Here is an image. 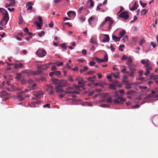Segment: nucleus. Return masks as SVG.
<instances>
[{"instance_id": "obj_1", "label": "nucleus", "mask_w": 158, "mask_h": 158, "mask_svg": "<svg viewBox=\"0 0 158 158\" xmlns=\"http://www.w3.org/2000/svg\"><path fill=\"white\" fill-rule=\"evenodd\" d=\"M0 12L4 15L3 19L2 21L0 22V25H5L7 24L9 20L8 14L7 11L3 8H0Z\"/></svg>"}, {"instance_id": "obj_2", "label": "nucleus", "mask_w": 158, "mask_h": 158, "mask_svg": "<svg viewBox=\"0 0 158 158\" xmlns=\"http://www.w3.org/2000/svg\"><path fill=\"white\" fill-rule=\"evenodd\" d=\"M113 22L114 21L111 19V18L110 17L107 16L105 18V21L102 22L100 24V27H102L105 24H108V30L110 31L111 28V26Z\"/></svg>"}, {"instance_id": "obj_3", "label": "nucleus", "mask_w": 158, "mask_h": 158, "mask_svg": "<svg viewBox=\"0 0 158 158\" xmlns=\"http://www.w3.org/2000/svg\"><path fill=\"white\" fill-rule=\"evenodd\" d=\"M29 91L30 90L28 89H26L25 90L22 91L17 95V99L20 101H22L25 98L29 97V95H27L26 96H25L24 93H28Z\"/></svg>"}, {"instance_id": "obj_4", "label": "nucleus", "mask_w": 158, "mask_h": 158, "mask_svg": "<svg viewBox=\"0 0 158 158\" xmlns=\"http://www.w3.org/2000/svg\"><path fill=\"white\" fill-rule=\"evenodd\" d=\"M65 94H78L80 92L79 91H76L72 87H68L64 91Z\"/></svg>"}, {"instance_id": "obj_5", "label": "nucleus", "mask_w": 158, "mask_h": 158, "mask_svg": "<svg viewBox=\"0 0 158 158\" xmlns=\"http://www.w3.org/2000/svg\"><path fill=\"white\" fill-rule=\"evenodd\" d=\"M52 63H49L48 64H47L44 65H40L37 66V68L39 69H41V70H46L48 69L49 67V66H50Z\"/></svg>"}, {"instance_id": "obj_6", "label": "nucleus", "mask_w": 158, "mask_h": 158, "mask_svg": "<svg viewBox=\"0 0 158 158\" xmlns=\"http://www.w3.org/2000/svg\"><path fill=\"white\" fill-rule=\"evenodd\" d=\"M36 54L40 57H43L46 55V52L43 49H39L36 52Z\"/></svg>"}, {"instance_id": "obj_7", "label": "nucleus", "mask_w": 158, "mask_h": 158, "mask_svg": "<svg viewBox=\"0 0 158 158\" xmlns=\"http://www.w3.org/2000/svg\"><path fill=\"white\" fill-rule=\"evenodd\" d=\"M119 16L120 18L127 20L129 18V13L127 11H124L119 14Z\"/></svg>"}, {"instance_id": "obj_8", "label": "nucleus", "mask_w": 158, "mask_h": 158, "mask_svg": "<svg viewBox=\"0 0 158 158\" xmlns=\"http://www.w3.org/2000/svg\"><path fill=\"white\" fill-rule=\"evenodd\" d=\"M22 73L27 74L28 76H32L35 73L33 71H31V70L26 69L22 71Z\"/></svg>"}, {"instance_id": "obj_9", "label": "nucleus", "mask_w": 158, "mask_h": 158, "mask_svg": "<svg viewBox=\"0 0 158 158\" xmlns=\"http://www.w3.org/2000/svg\"><path fill=\"white\" fill-rule=\"evenodd\" d=\"M62 87L58 85H56L55 89L56 90V91L58 93H61L62 92H64V89L62 88Z\"/></svg>"}, {"instance_id": "obj_10", "label": "nucleus", "mask_w": 158, "mask_h": 158, "mask_svg": "<svg viewBox=\"0 0 158 158\" xmlns=\"http://www.w3.org/2000/svg\"><path fill=\"white\" fill-rule=\"evenodd\" d=\"M69 84L67 82L64 80H60L59 85L62 87H66L68 86Z\"/></svg>"}, {"instance_id": "obj_11", "label": "nucleus", "mask_w": 158, "mask_h": 158, "mask_svg": "<svg viewBox=\"0 0 158 158\" xmlns=\"http://www.w3.org/2000/svg\"><path fill=\"white\" fill-rule=\"evenodd\" d=\"M34 5V3L31 2H29L26 4V7L27 10H31L32 8V5Z\"/></svg>"}, {"instance_id": "obj_12", "label": "nucleus", "mask_w": 158, "mask_h": 158, "mask_svg": "<svg viewBox=\"0 0 158 158\" xmlns=\"http://www.w3.org/2000/svg\"><path fill=\"white\" fill-rule=\"evenodd\" d=\"M132 62V60L131 57L130 56L129 57H128L127 61L126 63V64L128 65L130 70H131V65Z\"/></svg>"}, {"instance_id": "obj_13", "label": "nucleus", "mask_w": 158, "mask_h": 158, "mask_svg": "<svg viewBox=\"0 0 158 158\" xmlns=\"http://www.w3.org/2000/svg\"><path fill=\"white\" fill-rule=\"evenodd\" d=\"M141 63L143 64L145 67H147L149 66L150 64L149 63V60H142L141 61Z\"/></svg>"}, {"instance_id": "obj_14", "label": "nucleus", "mask_w": 158, "mask_h": 158, "mask_svg": "<svg viewBox=\"0 0 158 158\" xmlns=\"http://www.w3.org/2000/svg\"><path fill=\"white\" fill-rule=\"evenodd\" d=\"M138 7V5H137L136 2H135L131 7L130 6L129 9L130 10L133 11L136 10Z\"/></svg>"}, {"instance_id": "obj_15", "label": "nucleus", "mask_w": 158, "mask_h": 158, "mask_svg": "<svg viewBox=\"0 0 158 158\" xmlns=\"http://www.w3.org/2000/svg\"><path fill=\"white\" fill-rule=\"evenodd\" d=\"M23 73H21L17 74L16 76V79L18 80H20L22 78H23L24 75H23Z\"/></svg>"}, {"instance_id": "obj_16", "label": "nucleus", "mask_w": 158, "mask_h": 158, "mask_svg": "<svg viewBox=\"0 0 158 158\" xmlns=\"http://www.w3.org/2000/svg\"><path fill=\"white\" fill-rule=\"evenodd\" d=\"M104 36L105 37L104 38V39L102 40V42L103 43H105L109 41L110 38L109 35H108L106 34L104 35Z\"/></svg>"}, {"instance_id": "obj_17", "label": "nucleus", "mask_w": 158, "mask_h": 158, "mask_svg": "<svg viewBox=\"0 0 158 158\" xmlns=\"http://www.w3.org/2000/svg\"><path fill=\"white\" fill-rule=\"evenodd\" d=\"M90 42L94 44H98L96 39L93 37H91L90 40Z\"/></svg>"}, {"instance_id": "obj_18", "label": "nucleus", "mask_w": 158, "mask_h": 158, "mask_svg": "<svg viewBox=\"0 0 158 158\" xmlns=\"http://www.w3.org/2000/svg\"><path fill=\"white\" fill-rule=\"evenodd\" d=\"M67 15L69 17H70L72 16H75L76 13L73 11H69L67 12Z\"/></svg>"}, {"instance_id": "obj_19", "label": "nucleus", "mask_w": 158, "mask_h": 158, "mask_svg": "<svg viewBox=\"0 0 158 158\" xmlns=\"http://www.w3.org/2000/svg\"><path fill=\"white\" fill-rule=\"evenodd\" d=\"M126 33V31L124 30H123L120 31L118 34V36L120 39L123 37Z\"/></svg>"}, {"instance_id": "obj_20", "label": "nucleus", "mask_w": 158, "mask_h": 158, "mask_svg": "<svg viewBox=\"0 0 158 158\" xmlns=\"http://www.w3.org/2000/svg\"><path fill=\"white\" fill-rule=\"evenodd\" d=\"M23 22V19L22 17V16L20 14L19 15V21L18 22V23L19 24L21 25L22 24Z\"/></svg>"}, {"instance_id": "obj_21", "label": "nucleus", "mask_w": 158, "mask_h": 158, "mask_svg": "<svg viewBox=\"0 0 158 158\" xmlns=\"http://www.w3.org/2000/svg\"><path fill=\"white\" fill-rule=\"evenodd\" d=\"M112 39L115 41H120V37L119 36L118 37L115 35H113L112 36Z\"/></svg>"}, {"instance_id": "obj_22", "label": "nucleus", "mask_w": 158, "mask_h": 158, "mask_svg": "<svg viewBox=\"0 0 158 158\" xmlns=\"http://www.w3.org/2000/svg\"><path fill=\"white\" fill-rule=\"evenodd\" d=\"M60 80H59L57 79H52V81L54 84H59Z\"/></svg>"}, {"instance_id": "obj_23", "label": "nucleus", "mask_w": 158, "mask_h": 158, "mask_svg": "<svg viewBox=\"0 0 158 158\" xmlns=\"http://www.w3.org/2000/svg\"><path fill=\"white\" fill-rule=\"evenodd\" d=\"M38 102L37 101L32 102L31 103H29L28 105L31 107H34L35 106L36 104L38 103Z\"/></svg>"}, {"instance_id": "obj_24", "label": "nucleus", "mask_w": 158, "mask_h": 158, "mask_svg": "<svg viewBox=\"0 0 158 158\" xmlns=\"http://www.w3.org/2000/svg\"><path fill=\"white\" fill-rule=\"evenodd\" d=\"M94 19V17L93 16H92L89 18L88 20V22L89 25H92V22Z\"/></svg>"}, {"instance_id": "obj_25", "label": "nucleus", "mask_w": 158, "mask_h": 158, "mask_svg": "<svg viewBox=\"0 0 158 158\" xmlns=\"http://www.w3.org/2000/svg\"><path fill=\"white\" fill-rule=\"evenodd\" d=\"M112 83L114 84V85H115V86H118V87L121 86V85H120L119 82L118 81H113L112 82Z\"/></svg>"}, {"instance_id": "obj_26", "label": "nucleus", "mask_w": 158, "mask_h": 158, "mask_svg": "<svg viewBox=\"0 0 158 158\" xmlns=\"http://www.w3.org/2000/svg\"><path fill=\"white\" fill-rule=\"evenodd\" d=\"M43 94L44 93L43 92L41 91H39L35 94V96L36 97L38 98Z\"/></svg>"}, {"instance_id": "obj_27", "label": "nucleus", "mask_w": 158, "mask_h": 158, "mask_svg": "<svg viewBox=\"0 0 158 158\" xmlns=\"http://www.w3.org/2000/svg\"><path fill=\"white\" fill-rule=\"evenodd\" d=\"M112 98L110 97H109L106 98L105 100V102H112Z\"/></svg>"}, {"instance_id": "obj_28", "label": "nucleus", "mask_w": 158, "mask_h": 158, "mask_svg": "<svg viewBox=\"0 0 158 158\" xmlns=\"http://www.w3.org/2000/svg\"><path fill=\"white\" fill-rule=\"evenodd\" d=\"M158 79V76L156 75L151 74L150 76V79H153V80L157 79Z\"/></svg>"}, {"instance_id": "obj_29", "label": "nucleus", "mask_w": 158, "mask_h": 158, "mask_svg": "<svg viewBox=\"0 0 158 158\" xmlns=\"http://www.w3.org/2000/svg\"><path fill=\"white\" fill-rule=\"evenodd\" d=\"M88 69V68L86 66H84L83 69H81L80 71L81 73H82L83 72L87 71Z\"/></svg>"}, {"instance_id": "obj_30", "label": "nucleus", "mask_w": 158, "mask_h": 158, "mask_svg": "<svg viewBox=\"0 0 158 158\" xmlns=\"http://www.w3.org/2000/svg\"><path fill=\"white\" fill-rule=\"evenodd\" d=\"M60 46L61 47L64 49L62 50V51H64L65 50H66L67 48V47L66 45V44L65 43H64L62 44H60Z\"/></svg>"}, {"instance_id": "obj_31", "label": "nucleus", "mask_w": 158, "mask_h": 158, "mask_svg": "<svg viewBox=\"0 0 158 158\" xmlns=\"http://www.w3.org/2000/svg\"><path fill=\"white\" fill-rule=\"evenodd\" d=\"M23 67V64L22 63H19V64H16L15 66V67L16 68H21Z\"/></svg>"}, {"instance_id": "obj_32", "label": "nucleus", "mask_w": 158, "mask_h": 158, "mask_svg": "<svg viewBox=\"0 0 158 158\" xmlns=\"http://www.w3.org/2000/svg\"><path fill=\"white\" fill-rule=\"evenodd\" d=\"M35 73V74H34L33 75H39L41 73L42 70L41 69H39L37 71V72L33 71Z\"/></svg>"}, {"instance_id": "obj_33", "label": "nucleus", "mask_w": 158, "mask_h": 158, "mask_svg": "<svg viewBox=\"0 0 158 158\" xmlns=\"http://www.w3.org/2000/svg\"><path fill=\"white\" fill-rule=\"evenodd\" d=\"M145 42V41L144 39H141L139 41V45L140 46H143V44Z\"/></svg>"}, {"instance_id": "obj_34", "label": "nucleus", "mask_w": 158, "mask_h": 158, "mask_svg": "<svg viewBox=\"0 0 158 158\" xmlns=\"http://www.w3.org/2000/svg\"><path fill=\"white\" fill-rule=\"evenodd\" d=\"M95 59L97 60V62L99 63H100L103 62H104V60L103 59H100L96 57L95 58Z\"/></svg>"}, {"instance_id": "obj_35", "label": "nucleus", "mask_w": 158, "mask_h": 158, "mask_svg": "<svg viewBox=\"0 0 158 158\" xmlns=\"http://www.w3.org/2000/svg\"><path fill=\"white\" fill-rule=\"evenodd\" d=\"M117 99L121 102H124L126 100V99L125 98H123L121 96L118 97L117 98Z\"/></svg>"}, {"instance_id": "obj_36", "label": "nucleus", "mask_w": 158, "mask_h": 158, "mask_svg": "<svg viewBox=\"0 0 158 158\" xmlns=\"http://www.w3.org/2000/svg\"><path fill=\"white\" fill-rule=\"evenodd\" d=\"M35 24L36 25L38 29H41V25L40 23L37 22H35Z\"/></svg>"}, {"instance_id": "obj_37", "label": "nucleus", "mask_w": 158, "mask_h": 158, "mask_svg": "<svg viewBox=\"0 0 158 158\" xmlns=\"http://www.w3.org/2000/svg\"><path fill=\"white\" fill-rule=\"evenodd\" d=\"M130 70L131 71V72L129 73V76L130 77H133L134 78V69H131V70Z\"/></svg>"}, {"instance_id": "obj_38", "label": "nucleus", "mask_w": 158, "mask_h": 158, "mask_svg": "<svg viewBox=\"0 0 158 158\" xmlns=\"http://www.w3.org/2000/svg\"><path fill=\"white\" fill-rule=\"evenodd\" d=\"M11 87L12 89V90H19L20 89L18 88L15 87L14 85H11Z\"/></svg>"}, {"instance_id": "obj_39", "label": "nucleus", "mask_w": 158, "mask_h": 158, "mask_svg": "<svg viewBox=\"0 0 158 158\" xmlns=\"http://www.w3.org/2000/svg\"><path fill=\"white\" fill-rule=\"evenodd\" d=\"M7 95V93L5 91H2L0 94V96L1 97L6 96Z\"/></svg>"}, {"instance_id": "obj_40", "label": "nucleus", "mask_w": 158, "mask_h": 158, "mask_svg": "<svg viewBox=\"0 0 158 158\" xmlns=\"http://www.w3.org/2000/svg\"><path fill=\"white\" fill-rule=\"evenodd\" d=\"M104 62H106L108 60V56L107 54H106L104 56L103 59Z\"/></svg>"}, {"instance_id": "obj_41", "label": "nucleus", "mask_w": 158, "mask_h": 158, "mask_svg": "<svg viewBox=\"0 0 158 158\" xmlns=\"http://www.w3.org/2000/svg\"><path fill=\"white\" fill-rule=\"evenodd\" d=\"M117 75H115L114 73H112V75L115 78H119V72L117 73Z\"/></svg>"}, {"instance_id": "obj_42", "label": "nucleus", "mask_w": 158, "mask_h": 158, "mask_svg": "<svg viewBox=\"0 0 158 158\" xmlns=\"http://www.w3.org/2000/svg\"><path fill=\"white\" fill-rule=\"evenodd\" d=\"M110 89H116L115 85L113 83L110 85Z\"/></svg>"}, {"instance_id": "obj_43", "label": "nucleus", "mask_w": 158, "mask_h": 158, "mask_svg": "<svg viewBox=\"0 0 158 158\" xmlns=\"http://www.w3.org/2000/svg\"><path fill=\"white\" fill-rule=\"evenodd\" d=\"M148 12V10L145 9H144L141 12V14L143 15H145Z\"/></svg>"}, {"instance_id": "obj_44", "label": "nucleus", "mask_w": 158, "mask_h": 158, "mask_svg": "<svg viewBox=\"0 0 158 158\" xmlns=\"http://www.w3.org/2000/svg\"><path fill=\"white\" fill-rule=\"evenodd\" d=\"M89 1L90 3V6H89L90 8H92L94 5V3L92 0H89Z\"/></svg>"}, {"instance_id": "obj_45", "label": "nucleus", "mask_w": 158, "mask_h": 158, "mask_svg": "<svg viewBox=\"0 0 158 158\" xmlns=\"http://www.w3.org/2000/svg\"><path fill=\"white\" fill-rule=\"evenodd\" d=\"M49 88H51L52 89L51 90H49L48 93L49 94L52 95L53 93V91L52 89H53V87L52 86H50Z\"/></svg>"}, {"instance_id": "obj_46", "label": "nucleus", "mask_w": 158, "mask_h": 158, "mask_svg": "<svg viewBox=\"0 0 158 158\" xmlns=\"http://www.w3.org/2000/svg\"><path fill=\"white\" fill-rule=\"evenodd\" d=\"M100 106L102 107L105 108H109L110 106L106 104H102L100 105Z\"/></svg>"}, {"instance_id": "obj_47", "label": "nucleus", "mask_w": 158, "mask_h": 158, "mask_svg": "<svg viewBox=\"0 0 158 158\" xmlns=\"http://www.w3.org/2000/svg\"><path fill=\"white\" fill-rule=\"evenodd\" d=\"M122 67H123V69L122 70H121V72L122 73H123L126 72V67L125 66H123Z\"/></svg>"}, {"instance_id": "obj_48", "label": "nucleus", "mask_w": 158, "mask_h": 158, "mask_svg": "<svg viewBox=\"0 0 158 158\" xmlns=\"http://www.w3.org/2000/svg\"><path fill=\"white\" fill-rule=\"evenodd\" d=\"M128 38V36L127 35H126L123 38L122 40L123 41V42H125L127 40Z\"/></svg>"}, {"instance_id": "obj_49", "label": "nucleus", "mask_w": 158, "mask_h": 158, "mask_svg": "<svg viewBox=\"0 0 158 158\" xmlns=\"http://www.w3.org/2000/svg\"><path fill=\"white\" fill-rule=\"evenodd\" d=\"M146 68V70H148L150 71L151 70H152V67L151 66H148L147 67H145Z\"/></svg>"}, {"instance_id": "obj_50", "label": "nucleus", "mask_w": 158, "mask_h": 158, "mask_svg": "<svg viewBox=\"0 0 158 158\" xmlns=\"http://www.w3.org/2000/svg\"><path fill=\"white\" fill-rule=\"evenodd\" d=\"M44 31H42L40 33L38 34V35L40 37H41L43 35H44Z\"/></svg>"}, {"instance_id": "obj_51", "label": "nucleus", "mask_w": 158, "mask_h": 158, "mask_svg": "<svg viewBox=\"0 0 158 158\" xmlns=\"http://www.w3.org/2000/svg\"><path fill=\"white\" fill-rule=\"evenodd\" d=\"M125 88L128 89H131V84L129 83H128L126 85Z\"/></svg>"}, {"instance_id": "obj_52", "label": "nucleus", "mask_w": 158, "mask_h": 158, "mask_svg": "<svg viewBox=\"0 0 158 158\" xmlns=\"http://www.w3.org/2000/svg\"><path fill=\"white\" fill-rule=\"evenodd\" d=\"M54 74L58 76L60 75L61 73L59 71H56L54 72Z\"/></svg>"}, {"instance_id": "obj_53", "label": "nucleus", "mask_w": 158, "mask_h": 158, "mask_svg": "<svg viewBox=\"0 0 158 158\" xmlns=\"http://www.w3.org/2000/svg\"><path fill=\"white\" fill-rule=\"evenodd\" d=\"M139 3L143 7H144L146 5V3H143L141 0L139 1Z\"/></svg>"}, {"instance_id": "obj_54", "label": "nucleus", "mask_w": 158, "mask_h": 158, "mask_svg": "<svg viewBox=\"0 0 158 158\" xmlns=\"http://www.w3.org/2000/svg\"><path fill=\"white\" fill-rule=\"evenodd\" d=\"M135 92L134 91L131 90L130 91H128L127 92L126 94H133Z\"/></svg>"}, {"instance_id": "obj_55", "label": "nucleus", "mask_w": 158, "mask_h": 158, "mask_svg": "<svg viewBox=\"0 0 158 158\" xmlns=\"http://www.w3.org/2000/svg\"><path fill=\"white\" fill-rule=\"evenodd\" d=\"M23 84H24L26 83V81L24 78H22L20 80Z\"/></svg>"}, {"instance_id": "obj_56", "label": "nucleus", "mask_w": 158, "mask_h": 158, "mask_svg": "<svg viewBox=\"0 0 158 158\" xmlns=\"http://www.w3.org/2000/svg\"><path fill=\"white\" fill-rule=\"evenodd\" d=\"M87 51L85 49H83L82 51V53L84 56L85 55L87 54Z\"/></svg>"}, {"instance_id": "obj_57", "label": "nucleus", "mask_w": 158, "mask_h": 158, "mask_svg": "<svg viewBox=\"0 0 158 158\" xmlns=\"http://www.w3.org/2000/svg\"><path fill=\"white\" fill-rule=\"evenodd\" d=\"M128 57L124 55L122 56V58L121 60H127V59Z\"/></svg>"}, {"instance_id": "obj_58", "label": "nucleus", "mask_w": 158, "mask_h": 158, "mask_svg": "<svg viewBox=\"0 0 158 158\" xmlns=\"http://www.w3.org/2000/svg\"><path fill=\"white\" fill-rule=\"evenodd\" d=\"M64 24L68 25L69 27H71V25H70V23L69 22H65L63 23V27L64 26Z\"/></svg>"}, {"instance_id": "obj_59", "label": "nucleus", "mask_w": 158, "mask_h": 158, "mask_svg": "<svg viewBox=\"0 0 158 158\" xmlns=\"http://www.w3.org/2000/svg\"><path fill=\"white\" fill-rule=\"evenodd\" d=\"M49 26L51 28L53 27L54 26V23L52 21H51V22L49 24Z\"/></svg>"}, {"instance_id": "obj_60", "label": "nucleus", "mask_w": 158, "mask_h": 158, "mask_svg": "<svg viewBox=\"0 0 158 158\" xmlns=\"http://www.w3.org/2000/svg\"><path fill=\"white\" fill-rule=\"evenodd\" d=\"M43 107L44 108L48 107V108H50V105L49 104H46L45 105H44Z\"/></svg>"}, {"instance_id": "obj_61", "label": "nucleus", "mask_w": 158, "mask_h": 158, "mask_svg": "<svg viewBox=\"0 0 158 158\" xmlns=\"http://www.w3.org/2000/svg\"><path fill=\"white\" fill-rule=\"evenodd\" d=\"M95 73V72H94L93 71H89L87 73H86V74H89H89H93L94 73Z\"/></svg>"}, {"instance_id": "obj_62", "label": "nucleus", "mask_w": 158, "mask_h": 158, "mask_svg": "<svg viewBox=\"0 0 158 158\" xmlns=\"http://www.w3.org/2000/svg\"><path fill=\"white\" fill-rule=\"evenodd\" d=\"M89 64L91 66H93L95 64V63L94 61H90Z\"/></svg>"}, {"instance_id": "obj_63", "label": "nucleus", "mask_w": 158, "mask_h": 158, "mask_svg": "<svg viewBox=\"0 0 158 158\" xmlns=\"http://www.w3.org/2000/svg\"><path fill=\"white\" fill-rule=\"evenodd\" d=\"M79 19L81 20V21L82 22L85 21L86 19V18L85 17H80Z\"/></svg>"}, {"instance_id": "obj_64", "label": "nucleus", "mask_w": 158, "mask_h": 158, "mask_svg": "<svg viewBox=\"0 0 158 158\" xmlns=\"http://www.w3.org/2000/svg\"><path fill=\"white\" fill-rule=\"evenodd\" d=\"M63 64V63L62 62H57L56 64L58 66H60L62 65Z\"/></svg>"}]
</instances>
